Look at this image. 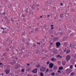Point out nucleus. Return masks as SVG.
I'll list each match as a JSON object with an SVG mask.
<instances>
[{"label":"nucleus","instance_id":"obj_27","mask_svg":"<svg viewBox=\"0 0 76 76\" xmlns=\"http://www.w3.org/2000/svg\"><path fill=\"white\" fill-rule=\"evenodd\" d=\"M11 20L12 22H13L15 20H14L12 18H11Z\"/></svg>","mask_w":76,"mask_h":76},{"label":"nucleus","instance_id":"obj_30","mask_svg":"<svg viewBox=\"0 0 76 76\" xmlns=\"http://www.w3.org/2000/svg\"><path fill=\"white\" fill-rule=\"evenodd\" d=\"M48 71H49L48 69H47L46 70V72H48Z\"/></svg>","mask_w":76,"mask_h":76},{"label":"nucleus","instance_id":"obj_54","mask_svg":"<svg viewBox=\"0 0 76 76\" xmlns=\"http://www.w3.org/2000/svg\"><path fill=\"white\" fill-rule=\"evenodd\" d=\"M75 67L76 68V64L75 65Z\"/></svg>","mask_w":76,"mask_h":76},{"label":"nucleus","instance_id":"obj_35","mask_svg":"<svg viewBox=\"0 0 76 76\" xmlns=\"http://www.w3.org/2000/svg\"><path fill=\"white\" fill-rule=\"evenodd\" d=\"M12 6V4H11L10 5V6H9V5L8 6V7H10V6Z\"/></svg>","mask_w":76,"mask_h":76},{"label":"nucleus","instance_id":"obj_40","mask_svg":"<svg viewBox=\"0 0 76 76\" xmlns=\"http://www.w3.org/2000/svg\"><path fill=\"white\" fill-rule=\"evenodd\" d=\"M69 46L70 47H72V45H71V44H70Z\"/></svg>","mask_w":76,"mask_h":76},{"label":"nucleus","instance_id":"obj_19","mask_svg":"<svg viewBox=\"0 0 76 76\" xmlns=\"http://www.w3.org/2000/svg\"><path fill=\"white\" fill-rule=\"evenodd\" d=\"M70 69H72L73 68V65H71V66H70Z\"/></svg>","mask_w":76,"mask_h":76},{"label":"nucleus","instance_id":"obj_32","mask_svg":"<svg viewBox=\"0 0 76 76\" xmlns=\"http://www.w3.org/2000/svg\"><path fill=\"white\" fill-rule=\"evenodd\" d=\"M50 15H47V17L48 18H50Z\"/></svg>","mask_w":76,"mask_h":76},{"label":"nucleus","instance_id":"obj_23","mask_svg":"<svg viewBox=\"0 0 76 76\" xmlns=\"http://www.w3.org/2000/svg\"><path fill=\"white\" fill-rule=\"evenodd\" d=\"M30 69H31L30 68H28V69H26V71H29V70H30Z\"/></svg>","mask_w":76,"mask_h":76},{"label":"nucleus","instance_id":"obj_31","mask_svg":"<svg viewBox=\"0 0 76 76\" xmlns=\"http://www.w3.org/2000/svg\"><path fill=\"white\" fill-rule=\"evenodd\" d=\"M74 58H76V54H75L74 56Z\"/></svg>","mask_w":76,"mask_h":76},{"label":"nucleus","instance_id":"obj_41","mask_svg":"<svg viewBox=\"0 0 76 76\" xmlns=\"http://www.w3.org/2000/svg\"><path fill=\"white\" fill-rule=\"evenodd\" d=\"M23 42H25V39H23Z\"/></svg>","mask_w":76,"mask_h":76},{"label":"nucleus","instance_id":"obj_12","mask_svg":"<svg viewBox=\"0 0 76 76\" xmlns=\"http://www.w3.org/2000/svg\"><path fill=\"white\" fill-rule=\"evenodd\" d=\"M63 68L61 66L59 67V69L60 70H63Z\"/></svg>","mask_w":76,"mask_h":76},{"label":"nucleus","instance_id":"obj_45","mask_svg":"<svg viewBox=\"0 0 76 76\" xmlns=\"http://www.w3.org/2000/svg\"><path fill=\"white\" fill-rule=\"evenodd\" d=\"M40 18H42V16H40Z\"/></svg>","mask_w":76,"mask_h":76},{"label":"nucleus","instance_id":"obj_16","mask_svg":"<svg viewBox=\"0 0 76 76\" xmlns=\"http://www.w3.org/2000/svg\"><path fill=\"white\" fill-rule=\"evenodd\" d=\"M60 18H63V14H61L60 15Z\"/></svg>","mask_w":76,"mask_h":76},{"label":"nucleus","instance_id":"obj_61","mask_svg":"<svg viewBox=\"0 0 76 76\" xmlns=\"http://www.w3.org/2000/svg\"><path fill=\"white\" fill-rule=\"evenodd\" d=\"M50 71H53V69H51Z\"/></svg>","mask_w":76,"mask_h":76},{"label":"nucleus","instance_id":"obj_48","mask_svg":"<svg viewBox=\"0 0 76 76\" xmlns=\"http://www.w3.org/2000/svg\"><path fill=\"white\" fill-rule=\"evenodd\" d=\"M59 58H62L63 57H62V56H60V57H59Z\"/></svg>","mask_w":76,"mask_h":76},{"label":"nucleus","instance_id":"obj_15","mask_svg":"<svg viewBox=\"0 0 76 76\" xmlns=\"http://www.w3.org/2000/svg\"><path fill=\"white\" fill-rule=\"evenodd\" d=\"M4 19H8V17H7V16L5 15L4 17Z\"/></svg>","mask_w":76,"mask_h":76},{"label":"nucleus","instance_id":"obj_2","mask_svg":"<svg viewBox=\"0 0 76 76\" xmlns=\"http://www.w3.org/2000/svg\"><path fill=\"white\" fill-rule=\"evenodd\" d=\"M53 66L54 64L52 63H50L49 65V68H50L51 69H52Z\"/></svg>","mask_w":76,"mask_h":76},{"label":"nucleus","instance_id":"obj_56","mask_svg":"<svg viewBox=\"0 0 76 76\" xmlns=\"http://www.w3.org/2000/svg\"><path fill=\"white\" fill-rule=\"evenodd\" d=\"M34 76H37V75H34Z\"/></svg>","mask_w":76,"mask_h":76},{"label":"nucleus","instance_id":"obj_11","mask_svg":"<svg viewBox=\"0 0 76 76\" xmlns=\"http://www.w3.org/2000/svg\"><path fill=\"white\" fill-rule=\"evenodd\" d=\"M75 75V73L73 72L71 74V76H74Z\"/></svg>","mask_w":76,"mask_h":76},{"label":"nucleus","instance_id":"obj_58","mask_svg":"<svg viewBox=\"0 0 76 76\" xmlns=\"http://www.w3.org/2000/svg\"><path fill=\"white\" fill-rule=\"evenodd\" d=\"M28 10H26V12H28Z\"/></svg>","mask_w":76,"mask_h":76},{"label":"nucleus","instance_id":"obj_21","mask_svg":"<svg viewBox=\"0 0 76 76\" xmlns=\"http://www.w3.org/2000/svg\"><path fill=\"white\" fill-rule=\"evenodd\" d=\"M40 76H44V74L43 73H40Z\"/></svg>","mask_w":76,"mask_h":76},{"label":"nucleus","instance_id":"obj_44","mask_svg":"<svg viewBox=\"0 0 76 76\" xmlns=\"http://www.w3.org/2000/svg\"><path fill=\"white\" fill-rule=\"evenodd\" d=\"M7 32L6 31V32L4 33V34H7Z\"/></svg>","mask_w":76,"mask_h":76},{"label":"nucleus","instance_id":"obj_14","mask_svg":"<svg viewBox=\"0 0 76 76\" xmlns=\"http://www.w3.org/2000/svg\"><path fill=\"white\" fill-rule=\"evenodd\" d=\"M53 26H54L53 25H51V27H52V28H51V29H52V30H53V29H54V27H53Z\"/></svg>","mask_w":76,"mask_h":76},{"label":"nucleus","instance_id":"obj_28","mask_svg":"<svg viewBox=\"0 0 76 76\" xmlns=\"http://www.w3.org/2000/svg\"><path fill=\"white\" fill-rule=\"evenodd\" d=\"M21 50L23 51V50H25V48H21Z\"/></svg>","mask_w":76,"mask_h":76},{"label":"nucleus","instance_id":"obj_29","mask_svg":"<svg viewBox=\"0 0 76 76\" xmlns=\"http://www.w3.org/2000/svg\"><path fill=\"white\" fill-rule=\"evenodd\" d=\"M66 50H67V49H66V48H65V50H64V52H66Z\"/></svg>","mask_w":76,"mask_h":76},{"label":"nucleus","instance_id":"obj_9","mask_svg":"<svg viewBox=\"0 0 76 76\" xmlns=\"http://www.w3.org/2000/svg\"><path fill=\"white\" fill-rule=\"evenodd\" d=\"M9 72H10V70H6V73L7 74L9 73Z\"/></svg>","mask_w":76,"mask_h":76},{"label":"nucleus","instance_id":"obj_1","mask_svg":"<svg viewBox=\"0 0 76 76\" xmlns=\"http://www.w3.org/2000/svg\"><path fill=\"white\" fill-rule=\"evenodd\" d=\"M71 58V57H70V56L69 55H68L66 56V59L67 61H69L70 59Z\"/></svg>","mask_w":76,"mask_h":76},{"label":"nucleus","instance_id":"obj_38","mask_svg":"<svg viewBox=\"0 0 76 76\" xmlns=\"http://www.w3.org/2000/svg\"><path fill=\"white\" fill-rule=\"evenodd\" d=\"M35 6V5L34 4H33L32 5V8H33V7H34Z\"/></svg>","mask_w":76,"mask_h":76},{"label":"nucleus","instance_id":"obj_49","mask_svg":"<svg viewBox=\"0 0 76 76\" xmlns=\"http://www.w3.org/2000/svg\"><path fill=\"white\" fill-rule=\"evenodd\" d=\"M72 11H75V10H74V9H72Z\"/></svg>","mask_w":76,"mask_h":76},{"label":"nucleus","instance_id":"obj_59","mask_svg":"<svg viewBox=\"0 0 76 76\" xmlns=\"http://www.w3.org/2000/svg\"><path fill=\"white\" fill-rule=\"evenodd\" d=\"M31 32H33V31H31Z\"/></svg>","mask_w":76,"mask_h":76},{"label":"nucleus","instance_id":"obj_50","mask_svg":"<svg viewBox=\"0 0 76 76\" xmlns=\"http://www.w3.org/2000/svg\"><path fill=\"white\" fill-rule=\"evenodd\" d=\"M61 35H63V33H61Z\"/></svg>","mask_w":76,"mask_h":76},{"label":"nucleus","instance_id":"obj_37","mask_svg":"<svg viewBox=\"0 0 76 76\" xmlns=\"http://www.w3.org/2000/svg\"><path fill=\"white\" fill-rule=\"evenodd\" d=\"M24 71H25V70L24 69H22V71L23 72H24Z\"/></svg>","mask_w":76,"mask_h":76},{"label":"nucleus","instance_id":"obj_34","mask_svg":"<svg viewBox=\"0 0 76 76\" xmlns=\"http://www.w3.org/2000/svg\"><path fill=\"white\" fill-rule=\"evenodd\" d=\"M22 17H25V16L24 15H22Z\"/></svg>","mask_w":76,"mask_h":76},{"label":"nucleus","instance_id":"obj_51","mask_svg":"<svg viewBox=\"0 0 76 76\" xmlns=\"http://www.w3.org/2000/svg\"><path fill=\"white\" fill-rule=\"evenodd\" d=\"M15 59H16V60H18V58H15Z\"/></svg>","mask_w":76,"mask_h":76},{"label":"nucleus","instance_id":"obj_10","mask_svg":"<svg viewBox=\"0 0 76 76\" xmlns=\"http://www.w3.org/2000/svg\"><path fill=\"white\" fill-rule=\"evenodd\" d=\"M53 69L54 70H57V67L56 66H54L53 67Z\"/></svg>","mask_w":76,"mask_h":76},{"label":"nucleus","instance_id":"obj_22","mask_svg":"<svg viewBox=\"0 0 76 76\" xmlns=\"http://www.w3.org/2000/svg\"><path fill=\"white\" fill-rule=\"evenodd\" d=\"M52 76H54V75H55V73L54 72H53L52 73Z\"/></svg>","mask_w":76,"mask_h":76},{"label":"nucleus","instance_id":"obj_52","mask_svg":"<svg viewBox=\"0 0 76 76\" xmlns=\"http://www.w3.org/2000/svg\"><path fill=\"white\" fill-rule=\"evenodd\" d=\"M35 45H33V47H35Z\"/></svg>","mask_w":76,"mask_h":76},{"label":"nucleus","instance_id":"obj_62","mask_svg":"<svg viewBox=\"0 0 76 76\" xmlns=\"http://www.w3.org/2000/svg\"><path fill=\"white\" fill-rule=\"evenodd\" d=\"M2 21H4L3 19L2 20Z\"/></svg>","mask_w":76,"mask_h":76},{"label":"nucleus","instance_id":"obj_6","mask_svg":"<svg viewBox=\"0 0 76 76\" xmlns=\"http://www.w3.org/2000/svg\"><path fill=\"white\" fill-rule=\"evenodd\" d=\"M41 71H44L45 70V68L44 67H42V68H41L40 69Z\"/></svg>","mask_w":76,"mask_h":76},{"label":"nucleus","instance_id":"obj_20","mask_svg":"<svg viewBox=\"0 0 76 76\" xmlns=\"http://www.w3.org/2000/svg\"><path fill=\"white\" fill-rule=\"evenodd\" d=\"M40 66H40V65H38L37 66V68H39V67H40Z\"/></svg>","mask_w":76,"mask_h":76},{"label":"nucleus","instance_id":"obj_24","mask_svg":"<svg viewBox=\"0 0 76 76\" xmlns=\"http://www.w3.org/2000/svg\"><path fill=\"white\" fill-rule=\"evenodd\" d=\"M35 30L36 31H38V28H35Z\"/></svg>","mask_w":76,"mask_h":76},{"label":"nucleus","instance_id":"obj_13","mask_svg":"<svg viewBox=\"0 0 76 76\" xmlns=\"http://www.w3.org/2000/svg\"><path fill=\"white\" fill-rule=\"evenodd\" d=\"M70 50H68L66 51V54H69V53H70Z\"/></svg>","mask_w":76,"mask_h":76},{"label":"nucleus","instance_id":"obj_36","mask_svg":"<svg viewBox=\"0 0 76 76\" xmlns=\"http://www.w3.org/2000/svg\"><path fill=\"white\" fill-rule=\"evenodd\" d=\"M49 63H50V62L49 61H48L47 62V64H49Z\"/></svg>","mask_w":76,"mask_h":76},{"label":"nucleus","instance_id":"obj_53","mask_svg":"<svg viewBox=\"0 0 76 76\" xmlns=\"http://www.w3.org/2000/svg\"><path fill=\"white\" fill-rule=\"evenodd\" d=\"M1 29H3L4 28H1Z\"/></svg>","mask_w":76,"mask_h":76},{"label":"nucleus","instance_id":"obj_55","mask_svg":"<svg viewBox=\"0 0 76 76\" xmlns=\"http://www.w3.org/2000/svg\"><path fill=\"white\" fill-rule=\"evenodd\" d=\"M72 48H75V47H74V46H72Z\"/></svg>","mask_w":76,"mask_h":76},{"label":"nucleus","instance_id":"obj_47","mask_svg":"<svg viewBox=\"0 0 76 76\" xmlns=\"http://www.w3.org/2000/svg\"><path fill=\"white\" fill-rule=\"evenodd\" d=\"M2 63H0V65H2Z\"/></svg>","mask_w":76,"mask_h":76},{"label":"nucleus","instance_id":"obj_57","mask_svg":"<svg viewBox=\"0 0 76 76\" xmlns=\"http://www.w3.org/2000/svg\"><path fill=\"white\" fill-rule=\"evenodd\" d=\"M3 32V33H4V31H3V32Z\"/></svg>","mask_w":76,"mask_h":76},{"label":"nucleus","instance_id":"obj_42","mask_svg":"<svg viewBox=\"0 0 76 76\" xmlns=\"http://www.w3.org/2000/svg\"><path fill=\"white\" fill-rule=\"evenodd\" d=\"M50 45H53V43H50Z\"/></svg>","mask_w":76,"mask_h":76},{"label":"nucleus","instance_id":"obj_33","mask_svg":"<svg viewBox=\"0 0 76 76\" xmlns=\"http://www.w3.org/2000/svg\"><path fill=\"white\" fill-rule=\"evenodd\" d=\"M36 52H37V53H38V52H39V50H37L36 51Z\"/></svg>","mask_w":76,"mask_h":76},{"label":"nucleus","instance_id":"obj_18","mask_svg":"<svg viewBox=\"0 0 76 76\" xmlns=\"http://www.w3.org/2000/svg\"><path fill=\"white\" fill-rule=\"evenodd\" d=\"M66 63V62L65 61H63L62 62L63 65H65V64Z\"/></svg>","mask_w":76,"mask_h":76},{"label":"nucleus","instance_id":"obj_39","mask_svg":"<svg viewBox=\"0 0 76 76\" xmlns=\"http://www.w3.org/2000/svg\"><path fill=\"white\" fill-rule=\"evenodd\" d=\"M37 43L38 44H39L40 45H41V44H40V43L39 42H37Z\"/></svg>","mask_w":76,"mask_h":76},{"label":"nucleus","instance_id":"obj_63","mask_svg":"<svg viewBox=\"0 0 76 76\" xmlns=\"http://www.w3.org/2000/svg\"><path fill=\"white\" fill-rule=\"evenodd\" d=\"M5 29H6V28H5Z\"/></svg>","mask_w":76,"mask_h":76},{"label":"nucleus","instance_id":"obj_7","mask_svg":"<svg viewBox=\"0 0 76 76\" xmlns=\"http://www.w3.org/2000/svg\"><path fill=\"white\" fill-rule=\"evenodd\" d=\"M32 72L34 73H37V69H35L33 70L32 71Z\"/></svg>","mask_w":76,"mask_h":76},{"label":"nucleus","instance_id":"obj_64","mask_svg":"<svg viewBox=\"0 0 76 76\" xmlns=\"http://www.w3.org/2000/svg\"><path fill=\"white\" fill-rule=\"evenodd\" d=\"M72 64H73H73H74L72 63Z\"/></svg>","mask_w":76,"mask_h":76},{"label":"nucleus","instance_id":"obj_43","mask_svg":"<svg viewBox=\"0 0 76 76\" xmlns=\"http://www.w3.org/2000/svg\"><path fill=\"white\" fill-rule=\"evenodd\" d=\"M61 6H63V3H61Z\"/></svg>","mask_w":76,"mask_h":76},{"label":"nucleus","instance_id":"obj_5","mask_svg":"<svg viewBox=\"0 0 76 76\" xmlns=\"http://www.w3.org/2000/svg\"><path fill=\"white\" fill-rule=\"evenodd\" d=\"M51 60L52 61H56V58H52L51 59Z\"/></svg>","mask_w":76,"mask_h":76},{"label":"nucleus","instance_id":"obj_17","mask_svg":"<svg viewBox=\"0 0 76 76\" xmlns=\"http://www.w3.org/2000/svg\"><path fill=\"white\" fill-rule=\"evenodd\" d=\"M15 63H16V62H15V61H14V62H11V63H10V64L12 65H13V64H14Z\"/></svg>","mask_w":76,"mask_h":76},{"label":"nucleus","instance_id":"obj_60","mask_svg":"<svg viewBox=\"0 0 76 76\" xmlns=\"http://www.w3.org/2000/svg\"><path fill=\"white\" fill-rule=\"evenodd\" d=\"M3 14H6V13H2Z\"/></svg>","mask_w":76,"mask_h":76},{"label":"nucleus","instance_id":"obj_26","mask_svg":"<svg viewBox=\"0 0 76 76\" xmlns=\"http://www.w3.org/2000/svg\"><path fill=\"white\" fill-rule=\"evenodd\" d=\"M60 55H57V56H56V57L57 58L58 57H60Z\"/></svg>","mask_w":76,"mask_h":76},{"label":"nucleus","instance_id":"obj_8","mask_svg":"<svg viewBox=\"0 0 76 76\" xmlns=\"http://www.w3.org/2000/svg\"><path fill=\"white\" fill-rule=\"evenodd\" d=\"M57 50H53V53L55 54H56L57 53Z\"/></svg>","mask_w":76,"mask_h":76},{"label":"nucleus","instance_id":"obj_25","mask_svg":"<svg viewBox=\"0 0 76 76\" xmlns=\"http://www.w3.org/2000/svg\"><path fill=\"white\" fill-rule=\"evenodd\" d=\"M58 73H60V74H61V71L60 70H58Z\"/></svg>","mask_w":76,"mask_h":76},{"label":"nucleus","instance_id":"obj_3","mask_svg":"<svg viewBox=\"0 0 76 76\" xmlns=\"http://www.w3.org/2000/svg\"><path fill=\"white\" fill-rule=\"evenodd\" d=\"M60 45H61V43H60V42H56V45L57 47H59V46H60Z\"/></svg>","mask_w":76,"mask_h":76},{"label":"nucleus","instance_id":"obj_46","mask_svg":"<svg viewBox=\"0 0 76 76\" xmlns=\"http://www.w3.org/2000/svg\"><path fill=\"white\" fill-rule=\"evenodd\" d=\"M27 66H29L30 65H29V64L28 63V64H27Z\"/></svg>","mask_w":76,"mask_h":76},{"label":"nucleus","instance_id":"obj_4","mask_svg":"<svg viewBox=\"0 0 76 76\" xmlns=\"http://www.w3.org/2000/svg\"><path fill=\"white\" fill-rule=\"evenodd\" d=\"M66 72L68 73H71V69H67L66 70Z\"/></svg>","mask_w":76,"mask_h":76}]
</instances>
